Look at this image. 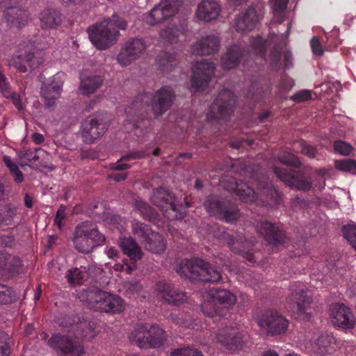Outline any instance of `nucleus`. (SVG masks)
<instances>
[{
    "label": "nucleus",
    "instance_id": "obj_1",
    "mask_svg": "<svg viewBox=\"0 0 356 356\" xmlns=\"http://www.w3.org/2000/svg\"><path fill=\"white\" fill-rule=\"evenodd\" d=\"M126 22L118 15H113L111 19H106L88 29L91 42L98 49H106L117 40L118 29L124 30Z\"/></svg>",
    "mask_w": 356,
    "mask_h": 356
},
{
    "label": "nucleus",
    "instance_id": "obj_2",
    "mask_svg": "<svg viewBox=\"0 0 356 356\" xmlns=\"http://www.w3.org/2000/svg\"><path fill=\"white\" fill-rule=\"evenodd\" d=\"M177 273L194 282H215L221 279V273L216 267L200 259H186L177 267Z\"/></svg>",
    "mask_w": 356,
    "mask_h": 356
},
{
    "label": "nucleus",
    "instance_id": "obj_3",
    "mask_svg": "<svg viewBox=\"0 0 356 356\" xmlns=\"http://www.w3.org/2000/svg\"><path fill=\"white\" fill-rule=\"evenodd\" d=\"M79 298L87 306L96 311L120 313L125 308L123 300L117 295L102 290L81 291Z\"/></svg>",
    "mask_w": 356,
    "mask_h": 356
},
{
    "label": "nucleus",
    "instance_id": "obj_4",
    "mask_svg": "<svg viewBox=\"0 0 356 356\" xmlns=\"http://www.w3.org/2000/svg\"><path fill=\"white\" fill-rule=\"evenodd\" d=\"M104 235L101 234L97 226L88 221L79 224L73 234L72 242L74 248L80 252L89 253L105 242Z\"/></svg>",
    "mask_w": 356,
    "mask_h": 356
},
{
    "label": "nucleus",
    "instance_id": "obj_5",
    "mask_svg": "<svg viewBox=\"0 0 356 356\" xmlns=\"http://www.w3.org/2000/svg\"><path fill=\"white\" fill-rule=\"evenodd\" d=\"M129 339L140 348H159L166 341V335L159 326L145 323L137 325Z\"/></svg>",
    "mask_w": 356,
    "mask_h": 356
},
{
    "label": "nucleus",
    "instance_id": "obj_6",
    "mask_svg": "<svg viewBox=\"0 0 356 356\" xmlns=\"http://www.w3.org/2000/svg\"><path fill=\"white\" fill-rule=\"evenodd\" d=\"M203 298L202 310L206 316L211 318L220 315V310L216 307L217 305L230 309L236 302V296L225 289H211L204 293Z\"/></svg>",
    "mask_w": 356,
    "mask_h": 356
},
{
    "label": "nucleus",
    "instance_id": "obj_7",
    "mask_svg": "<svg viewBox=\"0 0 356 356\" xmlns=\"http://www.w3.org/2000/svg\"><path fill=\"white\" fill-rule=\"evenodd\" d=\"M173 99L174 93L171 88L163 87L154 96L150 94L140 95L135 100L134 106H151L155 115L158 116L170 108Z\"/></svg>",
    "mask_w": 356,
    "mask_h": 356
},
{
    "label": "nucleus",
    "instance_id": "obj_8",
    "mask_svg": "<svg viewBox=\"0 0 356 356\" xmlns=\"http://www.w3.org/2000/svg\"><path fill=\"white\" fill-rule=\"evenodd\" d=\"M274 171L277 177L286 184L302 191H307L312 187L316 190H321L325 186V180L323 177L327 173V170L325 168L319 170L317 173L321 176V178L318 180L314 181L313 183H311L299 174L289 172L285 169L275 168Z\"/></svg>",
    "mask_w": 356,
    "mask_h": 356
},
{
    "label": "nucleus",
    "instance_id": "obj_9",
    "mask_svg": "<svg viewBox=\"0 0 356 356\" xmlns=\"http://www.w3.org/2000/svg\"><path fill=\"white\" fill-rule=\"evenodd\" d=\"M151 201L170 220H178L184 216L182 205L177 203L175 198L163 188L154 191Z\"/></svg>",
    "mask_w": 356,
    "mask_h": 356
},
{
    "label": "nucleus",
    "instance_id": "obj_10",
    "mask_svg": "<svg viewBox=\"0 0 356 356\" xmlns=\"http://www.w3.org/2000/svg\"><path fill=\"white\" fill-rule=\"evenodd\" d=\"M132 227L134 235L144 243L147 249L155 254H161L165 251L166 243L163 236L152 232L148 225L134 221Z\"/></svg>",
    "mask_w": 356,
    "mask_h": 356
},
{
    "label": "nucleus",
    "instance_id": "obj_11",
    "mask_svg": "<svg viewBox=\"0 0 356 356\" xmlns=\"http://www.w3.org/2000/svg\"><path fill=\"white\" fill-rule=\"evenodd\" d=\"M312 294L310 291L303 286L291 289V293L286 299V302L291 307H296L297 318L306 320L310 317L312 312L311 304L312 303Z\"/></svg>",
    "mask_w": 356,
    "mask_h": 356
},
{
    "label": "nucleus",
    "instance_id": "obj_12",
    "mask_svg": "<svg viewBox=\"0 0 356 356\" xmlns=\"http://www.w3.org/2000/svg\"><path fill=\"white\" fill-rule=\"evenodd\" d=\"M181 6L179 0H163L152 10L143 16V20L149 25H156L175 15Z\"/></svg>",
    "mask_w": 356,
    "mask_h": 356
},
{
    "label": "nucleus",
    "instance_id": "obj_13",
    "mask_svg": "<svg viewBox=\"0 0 356 356\" xmlns=\"http://www.w3.org/2000/svg\"><path fill=\"white\" fill-rule=\"evenodd\" d=\"M48 345L61 356H81L84 354L82 345L74 341L70 335L55 334L49 339Z\"/></svg>",
    "mask_w": 356,
    "mask_h": 356
},
{
    "label": "nucleus",
    "instance_id": "obj_14",
    "mask_svg": "<svg viewBox=\"0 0 356 356\" xmlns=\"http://www.w3.org/2000/svg\"><path fill=\"white\" fill-rule=\"evenodd\" d=\"M208 213L227 222H234L240 218L238 209L236 207H227L215 196L209 197L204 203Z\"/></svg>",
    "mask_w": 356,
    "mask_h": 356
},
{
    "label": "nucleus",
    "instance_id": "obj_15",
    "mask_svg": "<svg viewBox=\"0 0 356 356\" xmlns=\"http://www.w3.org/2000/svg\"><path fill=\"white\" fill-rule=\"evenodd\" d=\"M332 323L342 329H352L355 325V318L350 309L343 304H334L330 308Z\"/></svg>",
    "mask_w": 356,
    "mask_h": 356
},
{
    "label": "nucleus",
    "instance_id": "obj_16",
    "mask_svg": "<svg viewBox=\"0 0 356 356\" xmlns=\"http://www.w3.org/2000/svg\"><path fill=\"white\" fill-rule=\"evenodd\" d=\"M235 104L234 95L232 91H222L215 103L212 105L211 112L207 113L208 118H224L229 114Z\"/></svg>",
    "mask_w": 356,
    "mask_h": 356
},
{
    "label": "nucleus",
    "instance_id": "obj_17",
    "mask_svg": "<svg viewBox=\"0 0 356 356\" xmlns=\"http://www.w3.org/2000/svg\"><path fill=\"white\" fill-rule=\"evenodd\" d=\"M215 70L213 63L205 60L197 62L193 67L192 87L199 90L203 89L208 83Z\"/></svg>",
    "mask_w": 356,
    "mask_h": 356
},
{
    "label": "nucleus",
    "instance_id": "obj_18",
    "mask_svg": "<svg viewBox=\"0 0 356 356\" xmlns=\"http://www.w3.org/2000/svg\"><path fill=\"white\" fill-rule=\"evenodd\" d=\"M146 48L145 42L141 39L129 41L122 48L117 58L118 61L121 65L127 66L139 57Z\"/></svg>",
    "mask_w": 356,
    "mask_h": 356
},
{
    "label": "nucleus",
    "instance_id": "obj_19",
    "mask_svg": "<svg viewBox=\"0 0 356 356\" xmlns=\"http://www.w3.org/2000/svg\"><path fill=\"white\" fill-rule=\"evenodd\" d=\"M258 324L271 334H282L287 330L289 326L288 321L277 313L264 316L259 320Z\"/></svg>",
    "mask_w": 356,
    "mask_h": 356
},
{
    "label": "nucleus",
    "instance_id": "obj_20",
    "mask_svg": "<svg viewBox=\"0 0 356 356\" xmlns=\"http://www.w3.org/2000/svg\"><path fill=\"white\" fill-rule=\"evenodd\" d=\"M81 129L84 140L92 143L104 134L106 124L100 123L96 117H89L82 122Z\"/></svg>",
    "mask_w": 356,
    "mask_h": 356
},
{
    "label": "nucleus",
    "instance_id": "obj_21",
    "mask_svg": "<svg viewBox=\"0 0 356 356\" xmlns=\"http://www.w3.org/2000/svg\"><path fill=\"white\" fill-rule=\"evenodd\" d=\"M63 84V74L53 76L46 83H44L41 92L47 106L53 104L54 101L59 98Z\"/></svg>",
    "mask_w": 356,
    "mask_h": 356
},
{
    "label": "nucleus",
    "instance_id": "obj_22",
    "mask_svg": "<svg viewBox=\"0 0 356 356\" xmlns=\"http://www.w3.org/2000/svg\"><path fill=\"white\" fill-rule=\"evenodd\" d=\"M245 338V335L240 333L237 329L229 327L220 330L216 336L217 342L229 350L240 346Z\"/></svg>",
    "mask_w": 356,
    "mask_h": 356
},
{
    "label": "nucleus",
    "instance_id": "obj_23",
    "mask_svg": "<svg viewBox=\"0 0 356 356\" xmlns=\"http://www.w3.org/2000/svg\"><path fill=\"white\" fill-rule=\"evenodd\" d=\"M221 12V7L216 0H202L197 6L196 17L197 19L210 22L216 19Z\"/></svg>",
    "mask_w": 356,
    "mask_h": 356
},
{
    "label": "nucleus",
    "instance_id": "obj_24",
    "mask_svg": "<svg viewBox=\"0 0 356 356\" xmlns=\"http://www.w3.org/2000/svg\"><path fill=\"white\" fill-rule=\"evenodd\" d=\"M258 19L256 9L249 8L245 12L241 13L237 16L234 24L238 31H250L254 28Z\"/></svg>",
    "mask_w": 356,
    "mask_h": 356
},
{
    "label": "nucleus",
    "instance_id": "obj_25",
    "mask_svg": "<svg viewBox=\"0 0 356 356\" xmlns=\"http://www.w3.org/2000/svg\"><path fill=\"white\" fill-rule=\"evenodd\" d=\"M219 39L216 35L203 38L195 42L191 47V52L196 55L211 54L218 50Z\"/></svg>",
    "mask_w": 356,
    "mask_h": 356
},
{
    "label": "nucleus",
    "instance_id": "obj_26",
    "mask_svg": "<svg viewBox=\"0 0 356 356\" xmlns=\"http://www.w3.org/2000/svg\"><path fill=\"white\" fill-rule=\"evenodd\" d=\"M157 295L165 301L179 304L185 300L186 295L174 289L170 284L160 283L156 286Z\"/></svg>",
    "mask_w": 356,
    "mask_h": 356
},
{
    "label": "nucleus",
    "instance_id": "obj_27",
    "mask_svg": "<svg viewBox=\"0 0 356 356\" xmlns=\"http://www.w3.org/2000/svg\"><path fill=\"white\" fill-rule=\"evenodd\" d=\"M257 231L269 243H280L283 241L284 234L277 227L268 222H263L257 226Z\"/></svg>",
    "mask_w": 356,
    "mask_h": 356
},
{
    "label": "nucleus",
    "instance_id": "obj_28",
    "mask_svg": "<svg viewBox=\"0 0 356 356\" xmlns=\"http://www.w3.org/2000/svg\"><path fill=\"white\" fill-rule=\"evenodd\" d=\"M119 245L124 254H126L131 261V263H136L141 259L143 254L141 248L137 243L131 237L122 238L119 241Z\"/></svg>",
    "mask_w": 356,
    "mask_h": 356
},
{
    "label": "nucleus",
    "instance_id": "obj_29",
    "mask_svg": "<svg viewBox=\"0 0 356 356\" xmlns=\"http://www.w3.org/2000/svg\"><path fill=\"white\" fill-rule=\"evenodd\" d=\"M63 330L69 334L72 333L76 339H83L85 340H90L97 335L95 330L86 323L72 325L70 327L63 325Z\"/></svg>",
    "mask_w": 356,
    "mask_h": 356
},
{
    "label": "nucleus",
    "instance_id": "obj_30",
    "mask_svg": "<svg viewBox=\"0 0 356 356\" xmlns=\"http://www.w3.org/2000/svg\"><path fill=\"white\" fill-rule=\"evenodd\" d=\"M3 257V262H1L2 273L3 276H13L19 272L22 268V261L17 256L1 252Z\"/></svg>",
    "mask_w": 356,
    "mask_h": 356
},
{
    "label": "nucleus",
    "instance_id": "obj_31",
    "mask_svg": "<svg viewBox=\"0 0 356 356\" xmlns=\"http://www.w3.org/2000/svg\"><path fill=\"white\" fill-rule=\"evenodd\" d=\"M243 56L241 48L234 45L227 49L226 54L222 56L221 66L225 70H229L235 67Z\"/></svg>",
    "mask_w": 356,
    "mask_h": 356
},
{
    "label": "nucleus",
    "instance_id": "obj_32",
    "mask_svg": "<svg viewBox=\"0 0 356 356\" xmlns=\"http://www.w3.org/2000/svg\"><path fill=\"white\" fill-rule=\"evenodd\" d=\"M227 190L234 191L239 198L244 202H252L255 198L254 191L246 184L231 181L230 186L226 188Z\"/></svg>",
    "mask_w": 356,
    "mask_h": 356
},
{
    "label": "nucleus",
    "instance_id": "obj_33",
    "mask_svg": "<svg viewBox=\"0 0 356 356\" xmlns=\"http://www.w3.org/2000/svg\"><path fill=\"white\" fill-rule=\"evenodd\" d=\"M102 83V79L100 76L95 75L86 76L82 74L79 90L83 95H90L101 86Z\"/></svg>",
    "mask_w": 356,
    "mask_h": 356
},
{
    "label": "nucleus",
    "instance_id": "obj_34",
    "mask_svg": "<svg viewBox=\"0 0 356 356\" xmlns=\"http://www.w3.org/2000/svg\"><path fill=\"white\" fill-rule=\"evenodd\" d=\"M40 21L43 28H53L60 24L62 16L56 10H44L40 15Z\"/></svg>",
    "mask_w": 356,
    "mask_h": 356
},
{
    "label": "nucleus",
    "instance_id": "obj_35",
    "mask_svg": "<svg viewBox=\"0 0 356 356\" xmlns=\"http://www.w3.org/2000/svg\"><path fill=\"white\" fill-rule=\"evenodd\" d=\"M7 20L15 24L17 27H22L27 22V15L23 10H18L15 8H8L4 13Z\"/></svg>",
    "mask_w": 356,
    "mask_h": 356
},
{
    "label": "nucleus",
    "instance_id": "obj_36",
    "mask_svg": "<svg viewBox=\"0 0 356 356\" xmlns=\"http://www.w3.org/2000/svg\"><path fill=\"white\" fill-rule=\"evenodd\" d=\"M333 341L334 338L332 336L329 334L321 335L312 344V350L315 353L323 355L328 352V348Z\"/></svg>",
    "mask_w": 356,
    "mask_h": 356
},
{
    "label": "nucleus",
    "instance_id": "obj_37",
    "mask_svg": "<svg viewBox=\"0 0 356 356\" xmlns=\"http://www.w3.org/2000/svg\"><path fill=\"white\" fill-rule=\"evenodd\" d=\"M88 273L86 268L81 266V268H75L68 270L66 277L70 284H79L81 280L86 277Z\"/></svg>",
    "mask_w": 356,
    "mask_h": 356
},
{
    "label": "nucleus",
    "instance_id": "obj_38",
    "mask_svg": "<svg viewBox=\"0 0 356 356\" xmlns=\"http://www.w3.org/2000/svg\"><path fill=\"white\" fill-rule=\"evenodd\" d=\"M344 237L356 250V223L352 222L343 227Z\"/></svg>",
    "mask_w": 356,
    "mask_h": 356
},
{
    "label": "nucleus",
    "instance_id": "obj_39",
    "mask_svg": "<svg viewBox=\"0 0 356 356\" xmlns=\"http://www.w3.org/2000/svg\"><path fill=\"white\" fill-rule=\"evenodd\" d=\"M271 40L269 42L264 41L261 38H258L252 42V51H254V54H259L261 58H264L265 56L266 49L267 47L271 45Z\"/></svg>",
    "mask_w": 356,
    "mask_h": 356
},
{
    "label": "nucleus",
    "instance_id": "obj_40",
    "mask_svg": "<svg viewBox=\"0 0 356 356\" xmlns=\"http://www.w3.org/2000/svg\"><path fill=\"white\" fill-rule=\"evenodd\" d=\"M16 298L14 291L6 286L0 285V305L9 304Z\"/></svg>",
    "mask_w": 356,
    "mask_h": 356
},
{
    "label": "nucleus",
    "instance_id": "obj_41",
    "mask_svg": "<svg viewBox=\"0 0 356 356\" xmlns=\"http://www.w3.org/2000/svg\"><path fill=\"white\" fill-rule=\"evenodd\" d=\"M179 33L180 31L177 27H168L161 31L160 37L165 41L172 43L177 41Z\"/></svg>",
    "mask_w": 356,
    "mask_h": 356
},
{
    "label": "nucleus",
    "instance_id": "obj_42",
    "mask_svg": "<svg viewBox=\"0 0 356 356\" xmlns=\"http://www.w3.org/2000/svg\"><path fill=\"white\" fill-rule=\"evenodd\" d=\"M337 169L346 172L355 173L356 171V161L351 159H343L335 162Z\"/></svg>",
    "mask_w": 356,
    "mask_h": 356
},
{
    "label": "nucleus",
    "instance_id": "obj_43",
    "mask_svg": "<svg viewBox=\"0 0 356 356\" xmlns=\"http://www.w3.org/2000/svg\"><path fill=\"white\" fill-rule=\"evenodd\" d=\"M278 160L282 163L294 167H298L300 165L298 157L287 152H280L278 155Z\"/></svg>",
    "mask_w": 356,
    "mask_h": 356
},
{
    "label": "nucleus",
    "instance_id": "obj_44",
    "mask_svg": "<svg viewBox=\"0 0 356 356\" xmlns=\"http://www.w3.org/2000/svg\"><path fill=\"white\" fill-rule=\"evenodd\" d=\"M10 336L0 331V356H8L10 354Z\"/></svg>",
    "mask_w": 356,
    "mask_h": 356
},
{
    "label": "nucleus",
    "instance_id": "obj_45",
    "mask_svg": "<svg viewBox=\"0 0 356 356\" xmlns=\"http://www.w3.org/2000/svg\"><path fill=\"white\" fill-rule=\"evenodd\" d=\"M289 0H270L274 17H280L284 11Z\"/></svg>",
    "mask_w": 356,
    "mask_h": 356
},
{
    "label": "nucleus",
    "instance_id": "obj_46",
    "mask_svg": "<svg viewBox=\"0 0 356 356\" xmlns=\"http://www.w3.org/2000/svg\"><path fill=\"white\" fill-rule=\"evenodd\" d=\"M170 356H203L200 351L189 348L175 350Z\"/></svg>",
    "mask_w": 356,
    "mask_h": 356
},
{
    "label": "nucleus",
    "instance_id": "obj_47",
    "mask_svg": "<svg viewBox=\"0 0 356 356\" xmlns=\"http://www.w3.org/2000/svg\"><path fill=\"white\" fill-rule=\"evenodd\" d=\"M136 207L140 211L142 215L146 218H152L153 217V210L145 202L142 200H136Z\"/></svg>",
    "mask_w": 356,
    "mask_h": 356
},
{
    "label": "nucleus",
    "instance_id": "obj_48",
    "mask_svg": "<svg viewBox=\"0 0 356 356\" xmlns=\"http://www.w3.org/2000/svg\"><path fill=\"white\" fill-rule=\"evenodd\" d=\"M334 147L336 152L343 155H348L352 151V147L341 140L336 141Z\"/></svg>",
    "mask_w": 356,
    "mask_h": 356
},
{
    "label": "nucleus",
    "instance_id": "obj_49",
    "mask_svg": "<svg viewBox=\"0 0 356 356\" xmlns=\"http://www.w3.org/2000/svg\"><path fill=\"white\" fill-rule=\"evenodd\" d=\"M113 268L117 271H124L127 274L130 275L136 269V264L134 263L128 264L127 261H124L123 264H117Z\"/></svg>",
    "mask_w": 356,
    "mask_h": 356
},
{
    "label": "nucleus",
    "instance_id": "obj_50",
    "mask_svg": "<svg viewBox=\"0 0 356 356\" xmlns=\"http://www.w3.org/2000/svg\"><path fill=\"white\" fill-rule=\"evenodd\" d=\"M312 98V93L310 90H302L295 94L291 99L296 102H305Z\"/></svg>",
    "mask_w": 356,
    "mask_h": 356
},
{
    "label": "nucleus",
    "instance_id": "obj_51",
    "mask_svg": "<svg viewBox=\"0 0 356 356\" xmlns=\"http://www.w3.org/2000/svg\"><path fill=\"white\" fill-rule=\"evenodd\" d=\"M310 44L314 54L316 56H322L323 54V49L318 37H314L311 40Z\"/></svg>",
    "mask_w": 356,
    "mask_h": 356
},
{
    "label": "nucleus",
    "instance_id": "obj_52",
    "mask_svg": "<svg viewBox=\"0 0 356 356\" xmlns=\"http://www.w3.org/2000/svg\"><path fill=\"white\" fill-rule=\"evenodd\" d=\"M0 91L6 97H8L10 95V90L6 81V77L0 72Z\"/></svg>",
    "mask_w": 356,
    "mask_h": 356
},
{
    "label": "nucleus",
    "instance_id": "obj_53",
    "mask_svg": "<svg viewBox=\"0 0 356 356\" xmlns=\"http://www.w3.org/2000/svg\"><path fill=\"white\" fill-rule=\"evenodd\" d=\"M17 60H22L23 62H26L31 68H35L39 64V61H35V56L33 54H29L22 58V56L17 57Z\"/></svg>",
    "mask_w": 356,
    "mask_h": 356
},
{
    "label": "nucleus",
    "instance_id": "obj_54",
    "mask_svg": "<svg viewBox=\"0 0 356 356\" xmlns=\"http://www.w3.org/2000/svg\"><path fill=\"white\" fill-rule=\"evenodd\" d=\"M299 145L301 147L300 152L302 154L309 156V158L315 157V149L314 147L308 145L304 142L300 143Z\"/></svg>",
    "mask_w": 356,
    "mask_h": 356
},
{
    "label": "nucleus",
    "instance_id": "obj_55",
    "mask_svg": "<svg viewBox=\"0 0 356 356\" xmlns=\"http://www.w3.org/2000/svg\"><path fill=\"white\" fill-rule=\"evenodd\" d=\"M65 217V208L64 207H60L56 212V216L55 218V223L58 226V229H60L62 228V220Z\"/></svg>",
    "mask_w": 356,
    "mask_h": 356
},
{
    "label": "nucleus",
    "instance_id": "obj_56",
    "mask_svg": "<svg viewBox=\"0 0 356 356\" xmlns=\"http://www.w3.org/2000/svg\"><path fill=\"white\" fill-rule=\"evenodd\" d=\"M268 59L272 65L277 67L281 59V52L275 49V51L270 53Z\"/></svg>",
    "mask_w": 356,
    "mask_h": 356
},
{
    "label": "nucleus",
    "instance_id": "obj_57",
    "mask_svg": "<svg viewBox=\"0 0 356 356\" xmlns=\"http://www.w3.org/2000/svg\"><path fill=\"white\" fill-rule=\"evenodd\" d=\"M339 35V30L337 29L334 28L332 31L330 35L327 36V42L329 44L333 45V47H337L339 44V42L337 41V38Z\"/></svg>",
    "mask_w": 356,
    "mask_h": 356
},
{
    "label": "nucleus",
    "instance_id": "obj_58",
    "mask_svg": "<svg viewBox=\"0 0 356 356\" xmlns=\"http://www.w3.org/2000/svg\"><path fill=\"white\" fill-rule=\"evenodd\" d=\"M3 160L6 166L9 168L11 173L14 171H17V170L19 169L18 166L16 165V163L13 162L10 156L5 155L3 156Z\"/></svg>",
    "mask_w": 356,
    "mask_h": 356
},
{
    "label": "nucleus",
    "instance_id": "obj_59",
    "mask_svg": "<svg viewBox=\"0 0 356 356\" xmlns=\"http://www.w3.org/2000/svg\"><path fill=\"white\" fill-rule=\"evenodd\" d=\"M104 252L107 257L112 259H115L119 256L118 250L113 247L106 246Z\"/></svg>",
    "mask_w": 356,
    "mask_h": 356
},
{
    "label": "nucleus",
    "instance_id": "obj_60",
    "mask_svg": "<svg viewBox=\"0 0 356 356\" xmlns=\"http://www.w3.org/2000/svg\"><path fill=\"white\" fill-rule=\"evenodd\" d=\"M11 98L12 101H13V103L15 104V106H16V108L18 109V110H22V103H21V101H20V98H19V96L15 93H12L10 92V95H9V97L8 98Z\"/></svg>",
    "mask_w": 356,
    "mask_h": 356
},
{
    "label": "nucleus",
    "instance_id": "obj_61",
    "mask_svg": "<svg viewBox=\"0 0 356 356\" xmlns=\"http://www.w3.org/2000/svg\"><path fill=\"white\" fill-rule=\"evenodd\" d=\"M24 157L29 161H35L39 159V156L35 154V152L28 151L25 153Z\"/></svg>",
    "mask_w": 356,
    "mask_h": 356
},
{
    "label": "nucleus",
    "instance_id": "obj_62",
    "mask_svg": "<svg viewBox=\"0 0 356 356\" xmlns=\"http://www.w3.org/2000/svg\"><path fill=\"white\" fill-rule=\"evenodd\" d=\"M32 140L36 144H41L44 141V136L39 133H34L32 135Z\"/></svg>",
    "mask_w": 356,
    "mask_h": 356
},
{
    "label": "nucleus",
    "instance_id": "obj_63",
    "mask_svg": "<svg viewBox=\"0 0 356 356\" xmlns=\"http://www.w3.org/2000/svg\"><path fill=\"white\" fill-rule=\"evenodd\" d=\"M12 174L15 177V181H17V183H21L23 181L24 177L19 169H17V171H14L13 172H12Z\"/></svg>",
    "mask_w": 356,
    "mask_h": 356
},
{
    "label": "nucleus",
    "instance_id": "obj_64",
    "mask_svg": "<svg viewBox=\"0 0 356 356\" xmlns=\"http://www.w3.org/2000/svg\"><path fill=\"white\" fill-rule=\"evenodd\" d=\"M127 175L125 173H116L111 175V178L116 181H120L125 179Z\"/></svg>",
    "mask_w": 356,
    "mask_h": 356
}]
</instances>
